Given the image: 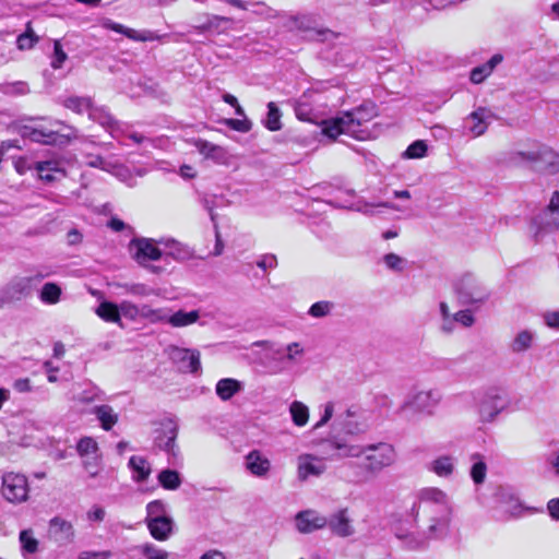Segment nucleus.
Segmentation results:
<instances>
[{
    "label": "nucleus",
    "instance_id": "obj_42",
    "mask_svg": "<svg viewBox=\"0 0 559 559\" xmlns=\"http://www.w3.org/2000/svg\"><path fill=\"white\" fill-rule=\"evenodd\" d=\"M289 411L295 425L301 427L307 424L309 419V411L304 403L298 401L293 402Z\"/></svg>",
    "mask_w": 559,
    "mask_h": 559
},
{
    "label": "nucleus",
    "instance_id": "obj_52",
    "mask_svg": "<svg viewBox=\"0 0 559 559\" xmlns=\"http://www.w3.org/2000/svg\"><path fill=\"white\" fill-rule=\"evenodd\" d=\"M295 115L299 120L311 121L312 120V108L307 102L297 100L294 106Z\"/></svg>",
    "mask_w": 559,
    "mask_h": 559
},
{
    "label": "nucleus",
    "instance_id": "obj_19",
    "mask_svg": "<svg viewBox=\"0 0 559 559\" xmlns=\"http://www.w3.org/2000/svg\"><path fill=\"white\" fill-rule=\"evenodd\" d=\"M105 27L114 31L116 33L122 34L126 37L135 40V41H154L158 40L160 38L159 35H157L153 31L143 29V31H135L133 28L127 27L122 24L108 21L105 23Z\"/></svg>",
    "mask_w": 559,
    "mask_h": 559
},
{
    "label": "nucleus",
    "instance_id": "obj_2",
    "mask_svg": "<svg viewBox=\"0 0 559 559\" xmlns=\"http://www.w3.org/2000/svg\"><path fill=\"white\" fill-rule=\"evenodd\" d=\"M376 115L373 104H364L353 110L341 112L336 117L324 120L322 132L331 139H336L340 134H347L357 140H365L368 132L362 129V126Z\"/></svg>",
    "mask_w": 559,
    "mask_h": 559
},
{
    "label": "nucleus",
    "instance_id": "obj_60",
    "mask_svg": "<svg viewBox=\"0 0 559 559\" xmlns=\"http://www.w3.org/2000/svg\"><path fill=\"white\" fill-rule=\"evenodd\" d=\"M257 265L264 271L274 269L277 265V259L274 254H264L258 260Z\"/></svg>",
    "mask_w": 559,
    "mask_h": 559
},
{
    "label": "nucleus",
    "instance_id": "obj_11",
    "mask_svg": "<svg viewBox=\"0 0 559 559\" xmlns=\"http://www.w3.org/2000/svg\"><path fill=\"white\" fill-rule=\"evenodd\" d=\"M177 433V426L173 421L168 420L162 424V427L155 430L154 447L176 460L178 456Z\"/></svg>",
    "mask_w": 559,
    "mask_h": 559
},
{
    "label": "nucleus",
    "instance_id": "obj_10",
    "mask_svg": "<svg viewBox=\"0 0 559 559\" xmlns=\"http://www.w3.org/2000/svg\"><path fill=\"white\" fill-rule=\"evenodd\" d=\"M536 227L535 236L540 233H552L559 228V192L555 191L548 206L533 218Z\"/></svg>",
    "mask_w": 559,
    "mask_h": 559
},
{
    "label": "nucleus",
    "instance_id": "obj_7",
    "mask_svg": "<svg viewBox=\"0 0 559 559\" xmlns=\"http://www.w3.org/2000/svg\"><path fill=\"white\" fill-rule=\"evenodd\" d=\"M49 127L44 124H24L21 127V134L24 138L29 139L33 142L41 144H56V143H68L71 139L70 134H60L58 130H53L52 127L63 126L59 120H49Z\"/></svg>",
    "mask_w": 559,
    "mask_h": 559
},
{
    "label": "nucleus",
    "instance_id": "obj_62",
    "mask_svg": "<svg viewBox=\"0 0 559 559\" xmlns=\"http://www.w3.org/2000/svg\"><path fill=\"white\" fill-rule=\"evenodd\" d=\"M334 413V404L332 402H328L324 405V412L321 416L320 420L316 424L314 428H319L323 425H325L333 416Z\"/></svg>",
    "mask_w": 559,
    "mask_h": 559
},
{
    "label": "nucleus",
    "instance_id": "obj_34",
    "mask_svg": "<svg viewBox=\"0 0 559 559\" xmlns=\"http://www.w3.org/2000/svg\"><path fill=\"white\" fill-rule=\"evenodd\" d=\"M19 542L21 545V552L23 557L37 552L39 542L34 537V532L31 528L20 532Z\"/></svg>",
    "mask_w": 559,
    "mask_h": 559
},
{
    "label": "nucleus",
    "instance_id": "obj_17",
    "mask_svg": "<svg viewBox=\"0 0 559 559\" xmlns=\"http://www.w3.org/2000/svg\"><path fill=\"white\" fill-rule=\"evenodd\" d=\"M326 519V526L330 528L332 534L338 537H349L355 533V528L352 524L350 518L348 516V510L346 508L340 509Z\"/></svg>",
    "mask_w": 559,
    "mask_h": 559
},
{
    "label": "nucleus",
    "instance_id": "obj_53",
    "mask_svg": "<svg viewBox=\"0 0 559 559\" xmlns=\"http://www.w3.org/2000/svg\"><path fill=\"white\" fill-rule=\"evenodd\" d=\"M100 395L102 391L97 386L90 385L87 389L83 390L81 393L78 394L76 401L82 403H91L96 400H100Z\"/></svg>",
    "mask_w": 559,
    "mask_h": 559
},
{
    "label": "nucleus",
    "instance_id": "obj_5",
    "mask_svg": "<svg viewBox=\"0 0 559 559\" xmlns=\"http://www.w3.org/2000/svg\"><path fill=\"white\" fill-rule=\"evenodd\" d=\"M514 165H530V167L543 175H555L559 173V155L548 147L532 152H514L510 156Z\"/></svg>",
    "mask_w": 559,
    "mask_h": 559
},
{
    "label": "nucleus",
    "instance_id": "obj_4",
    "mask_svg": "<svg viewBox=\"0 0 559 559\" xmlns=\"http://www.w3.org/2000/svg\"><path fill=\"white\" fill-rule=\"evenodd\" d=\"M453 292L460 305L475 309L481 307L489 298V289L473 274L465 273L453 283Z\"/></svg>",
    "mask_w": 559,
    "mask_h": 559
},
{
    "label": "nucleus",
    "instance_id": "obj_21",
    "mask_svg": "<svg viewBox=\"0 0 559 559\" xmlns=\"http://www.w3.org/2000/svg\"><path fill=\"white\" fill-rule=\"evenodd\" d=\"M146 526L154 539L164 542L171 536L175 527V522L173 518L169 515L154 521H146Z\"/></svg>",
    "mask_w": 559,
    "mask_h": 559
},
{
    "label": "nucleus",
    "instance_id": "obj_33",
    "mask_svg": "<svg viewBox=\"0 0 559 559\" xmlns=\"http://www.w3.org/2000/svg\"><path fill=\"white\" fill-rule=\"evenodd\" d=\"M158 484L166 490H177L182 483L180 474L170 468L163 469L157 475Z\"/></svg>",
    "mask_w": 559,
    "mask_h": 559
},
{
    "label": "nucleus",
    "instance_id": "obj_26",
    "mask_svg": "<svg viewBox=\"0 0 559 559\" xmlns=\"http://www.w3.org/2000/svg\"><path fill=\"white\" fill-rule=\"evenodd\" d=\"M469 119L474 122L471 131L478 136L485 133L488 124L493 119V115L489 109L479 107L469 115Z\"/></svg>",
    "mask_w": 559,
    "mask_h": 559
},
{
    "label": "nucleus",
    "instance_id": "obj_63",
    "mask_svg": "<svg viewBox=\"0 0 559 559\" xmlns=\"http://www.w3.org/2000/svg\"><path fill=\"white\" fill-rule=\"evenodd\" d=\"M111 552L108 550L104 551H82L79 559H108Z\"/></svg>",
    "mask_w": 559,
    "mask_h": 559
},
{
    "label": "nucleus",
    "instance_id": "obj_46",
    "mask_svg": "<svg viewBox=\"0 0 559 559\" xmlns=\"http://www.w3.org/2000/svg\"><path fill=\"white\" fill-rule=\"evenodd\" d=\"M334 448L338 450L340 457L360 459L362 444H347L335 442Z\"/></svg>",
    "mask_w": 559,
    "mask_h": 559
},
{
    "label": "nucleus",
    "instance_id": "obj_30",
    "mask_svg": "<svg viewBox=\"0 0 559 559\" xmlns=\"http://www.w3.org/2000/svg\"><path fill=\"white\" fill-rule=\"evenodd\" d=\"M200 318V311L199 310H192V311H185V310H178L173 314L167 313V321L169 325L173 328H183L191 325L195 323Z\"/></svg>",
    "mask_w": 559,
    "mask_h": 559
},
{
    "label": "nucleus",
    "instance_id": "obj_6",
    "mask_svg": "<svg viewBox=\"0 0 559 559\" xmlns=\"http://www.w3.org/2000/svg\"><path fill=\"white\" fill-rule=\"evenodd\" d=\"M47 274L36 273L32 276H15L0 289V304L20 301L29 297L36 286Z\"/></svg>",
    "mask_w": 559,
    "mask_h": 559
},
{
    "label": "nucleus",
    "instance_id": "obj_29",
    "mask_svg": "<svg viewBox=\"0 0 559 559\" xmlns=\"http://www.w3.org/2000/svg\"><path fill=\"white\" fill-rule=\"evenodd\" d=\"M63 106L76 114L87 112L90 118H94L96 114L91 97L71 96L63 100Z\"/></svg>",
    "mask_w": 559,
    "mask_h": 559
},
{
    "label": "nucleus",
    "instance_id": "obj_54",
    "mask_svg": "<svg viewBox=\"0 0 559 559\" xmlns=\"http://www.w3.org/2000/svg\"><path fill=\"white\" fill-rule=\"evenodd\" d=\"M122 287L126 289L128 294L133 296L145 297L153 294V289L145 284L136 283V284H124Z\"/></svg>",
    "mask_w": 559,
    "mask_h": 559
},
{
    "label": "nucleus",
    "instance_id": "obj_8",
    "mask_svg": "<svg viewBox=\"0 0 559 559\" xmlns=\"http://www.w3.org/2000/svg\"><path fill=\"white\" fill-rule=\"evenodd\" d=\"M441 400V394L437 390L418 391L401 406V412L405 415L426 414L432 415Z\"/></svg>",
    "mask_w": 559,
    "mask_h": 559
},
{
    "label": "nucleus",
    "instance_id": "obj_55",
    "mask_svg": "<svg viewBox=\"0 0 559 559\" xmlns=\"http://www.w3.org/2000/svg\"><path fill=\"white\" fill-rule=\"evenodd\" d=\"M67 53L63 51L60 40L53 43V56L51 59V67L53 69H60L63 62L67 60Z\"/></svg>",
    "mask_w": 559,
    "mask_h": 559
},
{
    "label": "nucleus",
    "instance_id": "obj_48",
    "mask_svg": "<svg viewBox=\"0 0 559 559\" xmlns=\"http://www.w3.org/2000/svg\"><path fill=\"white\" fill-rule=\"evenodd\" d=\"M334 304L328 300L314 302L308 310V314L313 318H324L331 313Z\"/></svg>",
    "mask_w": 559,
    "mask_h": 559
},
{
    "label": "nucleus",
    "instance_id": "obj_47",
    "mask_svg": "<svg viewBox=\"0 0 559 559\" xmlns=\"http://www.w3.org/2000/svg\"><path fill=\"white\" fill-rule=\"evenodd\" d=\"M97 450H98L97 442L91 437L82 438L78 442V445H76L78 453L81 456H85V457L92 456V455H97L96 454Z\"/></svg>",
    "mask_w": 559,
    "mask_h": 559
},
{
    "label": "nucleus",
    "instance_id": "obj_35",
    "mask_svg": "<svg viewBox=\"0 0 559 559\" xmlns=\"http://www.w3.org/2000/svg\"><path fill=\"white\" fill-rule=\"evenodd\" d=\"M430 471L440 477H448L454 471V457L442 455L430 463Z\"/></svg>",
    "mask_w": 559,
    "mask_h": 559
},
{
    "label": "nucleus",
    "instance_id": "obj_24",
    "mask_svg": "<svg viewBox=\"0 0 559 559\" xmlns=\"http://www.w3.org/2000/svg\"><path fill=\"white\" fill-rule=\"evenodd\" d=\"M193 145L205 158L213 159L217 163H223L226 159L227 153L225 148L219 145L202 139L194 140Z\"/></svg>",
    "mask_w": 559,
    "mask_h": 559
},
{
    "label": "nucleus",
    "instance_id": "obj_28",
    "mask_svg": "<svg viewBox=\"0 0 559 559\" xmlns=\"http://www.w3.org/2000/svg\"><path fill=\"white\" fill-rule=\"evenodd\" d=\"M502 55L496 53L486 63L475 67L469 74L471 81L475 84L481 83L502 62Z\"/></svg>",
    "mask_w": 559,
    "mask_h": 559
},
{
    "label": "nucleus",
    "instance_id": "obj_12",
    "mask_svg": "<svg viewBox=\"0 0 559 559\" xmlns=\"http://www.w3.org/2000/svg\"><path fill=\"white\" fill-rule=\"evenodd\" d=\"M503 407L497 390H489L478 399V414L483 423L492 421Z\"/></svg>",
    "mask_w": 559,
    "mask_h": 559
},
{
    "label": "nucleus",
    "instance_id": "obj_18",
    "mask_svg": "<svg viewBox=\"0 0 559 559\" xmlns=\"http://www.w3.org/2000/svg\"><path fill=\"white\" fill-rule=\"evenodd\" d=\"M131 246L135 248L134 259L144 264L146 261H157L162 258L160 249L155 245L153 239L139 238L131 241Z\"/></svg>",
    "mask_w": 559,
    "mask_h": 559
},
{
    "label": "nucleus",
    "instance_id": "obj_1",
    "mask_svg": "<svg viewBox=\"0 0 559 559\" xmlns=\"http://www.w3.org/2000/svg\"><path fill=\"white\" fill-rule=\"evenodd\" d=\"M452 502L438 488H426L420 492L416 519L420 514L419 531L405 535L396 534L412 549L420 548L430 539L443 538L449 534L452 520Z\"/></svg>",
    "mask_w": 559,
    "mask_h": 559
},
{
    "label": "nucleus",
    "instance_id": "obj_45",
    "mask_svg": "<svg viewBox=\"0 0 559 559\" xmlns=\"http://www.w3.org/2000/svg\"><path fill=\"white\" fill-rule=\"evenodd\" d=\"M138 549L146 559H168L169 558L168 551L160 549L151 543L143 544V545L139 546Z\"/></svg>",
    "mask_w": 559,
    "mask_h": 559
},
{
    "label": "nucleus",
    "instance_id": "obj_16",
    "mask_svg": "<svg viewBox=\"0 0 559 559\" xmlns=\"http://www.w3.org/2000/svg\"><path fill=\"white\" fill-rule=\"evenodd\" d=\"M296 527L302 534H308L326 526L328 519L314 510H305L296 514Z\"/></svg>",
    "mask_w": 559,
    "mask_h": 559
},
{
    "label": "nucleus",
    "instance_id": "obj_43",
    "mask_svg": "<svg viewBox=\"0 0 559 559\" xmlns=\"http://www.w3.org/2000/svg\"><path fill=\"white\" fill-rule=\"evenodd\" d=\"M0 92L5 95L17 96L29 92L28 84L24 81H15L0 84Z\"/></svg>",
    "mask_w": 559,
    "mask_h": 559
},
{
    "label": "nucleus",
    "instance_id": "obj_31",
    "mask_svg": "<svg viewBox=\"0 0 559 559\" xmlns=\"http://www.w3.org/2000/svg\"><path fill=\"white\" fill-rule=\"evenodd\" d=\"M93 413L96 415L97 419L102 424V428L104 430H110L114 425L118 421V415L114 412L112 407L109 405H99L93 409Z\"/></svg>",
    "mask_w": 559,
    "mask_h": 559
},
{
    "label": "nucleus",
    "instance_id": "obj_36",
    "mask_svg": "<svg viewBox=\"0 0 559 559\" xmlns=\"http://www.w3.org/2000/svg\"><path fill=\"white\" fill-rule=\"evenodd\" d=\"M282 112L277 105L273 102L267 104V114L263 120V124L270 131H278L282 129L281 122Z\"/></svg>",
    "mask_w": 559,
    "mask_h": 559
},
{
    "label": "nucleus",
    "instance_id": "obj_49",
    "mask_svg": "<svg viewBox=\"0 0 559 559\" xmlns=\"http://www.w3.org/2000/svg\"><path fill=\"white\" fill-rule=\"evenodd\" d=\"M95 117L92 119L98 121L102 126L109 129L112 136H116L115 133L118 131V128L117 121L112 118V116L103 109L95 108Z\"/></svg>",
    "mask_w": 559,
    "mask_h": 559
},
{
    "label": "nucleus",
    "instance_id": "obj_20",
    "mask_svg": "<svg viewBox=\"0 0 559 559\" xmlns=\"http://www.w3.org/2000/svg\"><path fill=\"white\" fill-rule=\"evenodd\" d=\"M246 467L252 475L264 477L271 469V462L260 451L253 450L246 456Z\"/></svg>",
    "mask_w": 559,
    "mask_h": 559
},
{
    "label": "nucleus",
    "instance_id": "obj_44",
    "mask_svg": "<svg viewBox=\"0 0 559 559\" xmlns=\"http://www.w3.org/2000/svg\"><path fill=\"white\" fill-rule=\"evenodd\" d=\"M38 40L39 37L35 35L31 23H27L25 32L17 36L16 43L19 49L24 50L31 49Z\"/></svg>",
    "mask_w": 559,
    "mask_h": 559
},
{
    "label": "nucleus",
    "instance_id": "obj_61",
    "mask_svg": "<svg viewBox=\"0 0 559 559\" xmlns=\"http://www.w3.org/2000/svg\"><path fill=\"white\" fill-rule=\"evenodd\" d=\"M545 324L554 330H559V311H547L543 316Z\"/></svg>",
    "mask_w": 559,
    "mask_h": 559
},
{
    "label": "nucleus",
    "instance_id": "obj_40",
    "mask_svg": "<svg viewBox=\"0 0 559 559\" xmlns=\"http://www.w3.org/2000/svg\"><path fill=\"white\" fill-rule=\"evenodd\" d=\"M169 516L167 504L163 500H153L146 504V521Z\"/></svg>",
    "mask_w": 559,
    "mask_h": 559
},
{
    "label": "nucleus",
    "instance_id": "obj_58",
    "mask_svg": "<svg viewBox=\"0 0 559 559\" xmlns=\"http://www.w3.org/2000/svg\"><path fill=\"white\" fill-rule=\"evenodd\" d=\"M85 471L91 477H95L99 472V457L97 455L86 456L83 462Z\"/></svg>",
    "mask_w": 559,
    "mask_h": 559
},
{
    "label": "nucleus",
    "instance_id": "obj_41",
    "mask_svg": "<svg viewBox=\"0 0 559 559\" xmlns=\"http://www.w3.org/2000/svg\"><path fill=\"white\" fill-rule=\"evenodd\" d=\"M141 318L150 323H166L167 312L165 309H153L148 305L141 306Z\"/></svg>",
    "mask_w": 559,
    "mask_h": 559
},
{
    "label": "nucleus",
    "instance_id": "obj_27",
    "mask_svg": "<svg viewBox=\"0 0 559 559\" xmlns=\"http://www.w3.org/2000/svg\"><path fill=\"white\" fill-rule=\"evenodd\" d=\"M243 384L242 382L233 379V378H224L217 381L215 386V392L217 396L222 401L230 400L235 394L242 391Z\"/></svg>",
    "mask_w": 559,
    "mask_h": 559
},
{
    "label": "nucleus",
    "instance_id": "obj_3",
    "mask_svg": "<svg viewBox=\"0 0 559 559\" xmlns=\"http://www.w3.org/2000/svg\"><path fill=\"white\" fill-rule=\"evenodd\" d=\"M361 450L359 461L348 464L349 467L356 468V476L359 480H368L378 476L396 461L395 449L388 442L362 444Z\"/></svg>",
    "mask_w": 559,
    "mask_h": 559
},
{
    "label": "nucleus",
    "instance_id": "obj_39",
    "mask_svg": "<svg viewBox=\"0 0 559 559\" xmlns=\"http://www.w3.org/2000/svg\"><path fill=\"white\" fill-rule=\"evenodd\" d=\"M61 288L56 283L44 284L39 298L44 304L55 305L60 300Z\"/></svg>",
    "mask_w": 559,
    "mask_h": 559
},
{
    "label": "nucleus",
    "instance_id": "obj_22",
    "mask_svg": "<svg viewBox=\"0 0 559 559\" xmlns=\"http://www.w3.org/2000/svg\"><path fill=\"white\" fill-rule=\"evenodd\" d=\"M49 534L57 542L67 543L72 539L74 531L69 521L55 516L49 521Z\"/></svg>",
    "mask_w": 559,
    "mask_h": 559
},
{
    "label": "nucleus",
    "instance_id": "obj_51",
    "mask_svg": "<svg viewBox=\"0 0 559 559\" xmlns=\"http://www.w3.org/2000/svg\"><path fill=\"white\" fill-rule=\"evenodd\" d=\"M427 153V145L424 141L417 140L413 142L404 152V156L407 158H421Z\"/></svg>",
    "mask_w": 559,
    "mask_h": 559
},
{
    "label": "nucleus",
    "instance_id": "obj_13",
    "mask_svg": "<svg viewBox=\"0 0 559 559\" xmlns=\"http://www.w3.org/2000/svg\"><path fill=\"white\" fill-rule=\"evenodd\" d=\"M169 357L183 372L195 373L201 369L200 353L197 349L175 346L169 349Z\"/></svg>",
    "mask_w": 559,
    "mask_h": 559
},
{
    "label": "nucleus",
    "instance_id": "obj_15",
    "mask_svg": "<svg viewBox=\"0 0 559 559\" xmlns=\"http://www.w3.org/2000/svg\"><path fill=\"white\" fill-rule=\"evenodd\" d=\"M27 169L36 170L39 179L46 183H51L66 177L61 163L55 159L34 162L27 166Z\"/></svg>",
    "mask_w": 559,
    "mask_h": 559
},
{
    "label": "nucleus",
    "instance_id": "obj_64",
    "mask_svg": "<svg viewBox=\"0 0 559 559\" xmlns=\"http://www.w3.org/2000/svg\"><path fill=\"white\" fill-rule=\"evenodd\" d=\"M547 509L551 519L559 521V498L550 499L547 503Z\"/></svg>",
    "mask_w": 559,
    "mask_h": 559
},
{
    "label": "nucleus",
    "instance_id": "obj_38",
    "mask_svg": "<svg viewBox=\"0 0 559 559\" xmlns=\"http://www.w3.org/2000/svg\"><path fill=\"white\" fill-rule=\"evenodd\" d=\"M472 461L474 463L471 467V477L475 484H483L487 474V465L478 453L472 455Z\"/></svg>",
    "mask_w": 559,
    "mask_h": 559
},
{
    "label": "nucleus",
    "instance_id": "obj_23",
    "mask_svg": "<svg viewBox=\"0 0 559 559\" xmlns=\"http://www.w3.org/2000/svg\"><path fill=\"white\" fill-rule=\"evenodd\" d=\"M536 340V333L532 330L519 331L509 344V349L513 354H523L530 350Z\"/></svg>",
    "mask_w": 559,
    "mask_h": 559
},
{
    "label": "nucleus",
    "instance_id": "obj_59",
    "mask_svg": "<svg viewBox=\"0 0 559 559\" xmlns=\"http://www.w3.org/2000/svg\"><path fill=\"white\" fill-rule=\"evenodd\" d=\"M383 261H384L385 265L393 271H402L403 270L404 260L395 253L385 254L383 257Z\"/></svg>",
    "mask_w": 559,
    "mask_h": 559
},
{
    "label": "nucleus",
    "instance_id": "obj_25",
    "mask_svg": "<svg viewBox=\"0 0 559 559\" xmlns=\"http://www.w3.org/2000/svg\"><path fill=\"white\" fill-rule=\"evenodd\" d=\"M128 466L132 472V479L136 483L147 480L151 475L152 468L145 457L132 455L129 459Z\"/></svg>",
    "mask_w": 559,
    "mask_h": 559
},
{
    "label": "nucleus",
    "instance_id": "obj_14",
    "mask_svg": "<svg viewBox=\"0 0 559 559\" xmlns=\"http://www.w3.org/2000/svg\"><path fill=\"white\" fill-rule=\"evenodd\" d=\"M326 469L323 459L312 454H301L297 459V476L301 481L307 480L309 477H318Z\"/></svg>",
    "mask_w": 559,
    "mask_h": 559
},
{
    "label": "nucleus",
    "instance_id": "obj_37",
    "mask_svg": "<svg viewBox=\"0 0 559 559\" xmlns=\"http://www.w3.org/2000/svg\"><path fill=\"white\" fill-rule=\"evenodd\" d=\"M96 313L98 317H100L105 321L115 322V323L120 322L119 306H117L112 302H109V301L100 302L96 309Z\"/></svg>",
    "mask_w": 559,
    "mask_h": 559
},
{
    "label": "nucleus",
    "instance_id": "obj_9",
    "mask_svg": "<svg viewBox=\"0 0 559 559\" xmlns=\"http://www.w3.org/2000/svg\"><path fill=\"white\" fill-rule=\"evenodd\" d=\"M29 486L23 474L7 472L2 475L1 493L11 503H22L28 499Z\"/></svg>",
    "mask_w": 559,
    "mask_h": 559
},
{
    "label": "nucleus",
    "instance_id": "obj_56",
    "mask_svg": "<svg viewBox=\"0 0 559 559\" xmlns=\"http://www.w3.org/2000/svg\"><path fill=\"white\" fill-rule=\"evenodd\" d=\"M226 126L233 130L239 131V132H249L252 128V122L245 119H227L225 121Z\"/></svg>",
    "mask_w": 559,
    "mask_h": 559
},
{
    "label": "nucleus",
    "instance_id": "obj_32",
    "mask_svg": "<svg viewBox=\"0 0 559 559\" xmlns=\"http://www.w3.org/2000/svg\"><path fill=\"white\" fill-rule=\"evenodd\" d=\"M233 19L221 16V15H209L207 21L202 25L198 26L200 33L209 31L224 32L233 24Z\"/></svg>",
    "mask_w": 559,
    "mask_h": 559
},
{
    "label": "nucleus",
    "instance_id": "obj_50",
    "mask_svg": "<svg viewBox=\"0 0 559 559\" xmlns=\"http://www.w3.org/2000/svg\"><path fill=\"white\" fill-rule=\"evenodd\" d=\"M119 312L120 317L123 316L129 320H136L138 318H141V307H138L136 305L130 301L124 300L120 302Z\"/></svg>",
    "mask_w": 559,
    "mask_h": 559
},
{
    "label": "nucleus",
    "instance_id": "obj_57",
    "mask_svg": "<svg viewBox=\"0 0 559 559\" xmlns=\"http://www.w3.org/2000/svg\"><path fill=\"white\" fill-rule=\"evenodd\" d=\"M455 323H460L465 328H469L474 324L475 318L471 310H460L456 313L453 314Z\"/></svg>",
    "mask_w": 559,
    "mask_h": 559
}]
</instances>
